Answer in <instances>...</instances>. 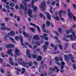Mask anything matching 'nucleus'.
I'll return each instance as SVG.
<instances>
[{"instance_id":"44","label":"nucleus","mask_w":76,"mask_h":76,"mask_svg":"<svg viewBox=\"0 0 76 76\" xmlns=\"http://www.w3.org/2000/svg\"><path fill=\"white\" fill-rule=\"evenodd\" d=\"M61 19L62 21H63L64 23H65V19H64L61 17Z\"/></svg>"},{"instance_id":"10","label":"nucleus","mask_w":76,"mask_h":76,"mask_svg":"<svg viewBox=\"0 0 76 76\" xmlns=\"http://www.w3.org/2000/svg\"><path fill=\"white\" fill-rule=\"evenodd\" d=\"M14 45L12 44H9L6 45V47L7 48H13L14 47Z\"/></svg>"},{"instance_id":"8","label":"nucleus","mask_w":76,"mask_h":76,"mask_svg":"<svg viewBox=\"0 0 76 76\" xmlns=\"http://www.w3.org/2000/svg\"><path fill=\"white\" fill-rule=\"evenodd\" d=\"M47 36H48V34H43V36H40V37L42 38H44L47 41L48 40V37H47Z\"/></svg>"},{"instance_id":"59","label":"nucleus","mask_w":76,"mask_h":76,"mask_svg":"<svg viewBox=\"0 0 76 76\" xmlns=\"http://www.w3.org/2000/svg\"><path fill=\"white\" fill-rule=\"evenodd\" d=\"M48 42H48V41H47L45 42V44L46 45H48Z\"/></svg>"},{"instance_id":"54","label":"nucleus","mask_w":76,"mask_h":76,"mask_svg":"<svg viewBox=\"0 0 76 76\" xmlns=\"http://www.w3.org/2000/svg\"><path fill=\"white\" fill-rule=\"evenodd\" d=\"M5 20V22H7L9 21V18H6Z\"/></svg>"},{"instance_id":"62","label":"nucleus","mask_w":76,"mask_h":76,"mask_svg":"<svg viewBox=\"0 0 76 76\" xmlns=\"http://www.w3.org/2000/svg\"><path fill=\"white\" fill-rule=\"evenodd\" d=\"M59 53H60V52L59 51H57L56 53H54L53 54H59Z\"/></svg>"},{"instance_id":"42","label":"nucleus","mask_w":76,"mask_h":76,"mask_svg":"<svg viewBox=\"0 0 76 76\" xmlns=\"http://www.w3.org/2000/svg\"><path fill=\"white\" fill-rule=\"evenodd\" d=\"M9 39H11V40H12V41L13 42H15V41L14 40V39H13V38L12 37H10Z\"/></svg>"},{"instance_id":"28","label":"nucleus","mask_w":76,"mask_h":76,"mask_svg":"<svg viewBox=\"0 0 76 76\" xmlns=\"http://www.w3.org/2000/svg\"><path fill=\"white\" fill-rule=\"evenodd\" d=\"M42 48L43 49V51H46L47 49V47L45 45H44L42 46Z\"/></svg>"},{"instance_id":"1","label":"nucleus","mask_w":76,"mask_h":76,"mask_svg":"<svg viewBox=\"0 0 76 76\" xmlns=\"http://www.w3.org/2000/svg\"><path fill=\"white\" fill-rule=\"evenodd\" d=\"M15 61H17V62L19 64L22 65V66H23L24 67H26L27 68H28L29 66H27L28 63H26L25 62H21V61H22V59L21 58L18 59H15Z\"/></svg>"},{"instance_id":"37","label":"nucleus","mask_w":76,"mask_h":76,"mask_svg":"<svg viewBox=\"0 0 76 76\" xmlns=\"http://www.w3.org/2000/svg\"><path fill=\"white\" fill-rule=\"evenodd\" d=\"M30 29L32 32H34V31H35V28L33 27H31L30 28Z\"/></svg>"},{"instance_id":"3","label":"nucleus","mask_w":76,"mask_h":76,"mask_svg":"<svg viewBox=\"0 0 76 76\" xmlns=\"http://www.w3.org/2000/svg\"><path fill=\"white\" fill-rule=\"evenodd\" d=\"M70 9H69L68 10V16L69 17L70 19H72V17L74 20H76V16L75 15H73V14L70 12Z\"/></svg>"},{"instance_id":"48","label":"nucleus","mask_w":76,"mask_h":76,"mask_svg":"<svg viewBox=\"0 0 76 76\" xmlns=\"http://www.w3.org/2000/svg\"><path fill=\"white\" fill-rule=\"evenodd\" d=\"M20 16H18L17 19V21H19L20 20Z\"/></svg>"},{"instance_id":"36","label":"nucleus","mask_w":76,"mask_h":76,"mask_svg":"<svg viewBox=\"0 0 76 76\" xmlns=\"http://www.w3.org/2000/svg\"><path fill=\"white\" fill-rule=\"evenodd\" d=\"M9 5L11 7H14L15 6V4L14 3H11Z\"/></svg>"},{"instance_id":"52","label":"nucleus","mask_w":76,"mask_h":76,"mask_svg":"<svg viewBox=\"0 0 76 76\" xmlns=\"http://www.w3.org/2000/svg\"><path fill=\"white\" fill-rule=\"evenodd\" d=\"M34 65H36V66L38 65V63H37V62L36 61L34 62Z\"/></svg>"},{"instance_id":"20","label":"nucleus","mask_w":76,"mask_h":76,"mask_svg":"<svg viewBox=\"0 0 76 76\" xmlns=\"http://www.w3.org/2000/svg\"><path fill=\"white\" fill-rule=\"evenodd\" d=\"M52 16L53 18V19H55L56 20H60V19L59 18V17L58 16H56V17H55L54 15H53Z\"/></svg>"},{"instance_id":"15","label":"nucleus","mask_w":76,"mask_h":76,"mask_svg":"<svg viewBox=\"0 0 76 76\" xmlns=\"http://www.w3.org/2000/svg\"><path fill=\"white\" fill-rule=\"evenodd\" d=\"M45 27V24H43L42 25V28L43 29V31L44 32H46V33H48L49 32V31H48L46 30H45V29L44 28Z\"/></svg>"},{"instance_id":"14","label":"nucleus","mask_w":76,"mask_h":76,"mask_svg":"<svg viewBox=\"0 0 76 76\" xmlns=\"http://www.w3.org/2000/svg\"><path fill=\"white\" fill-rule=\"evenodd\" d=\"M26 51L27 52L26 54L27 56V57H29V58H31V55L29 54V53H30V50H29L26 49Z\"/></svg>"},{"instance_id":"6","label":"nucleus","mask_w":76,"mask_h":76,"mask_svg":"<svg viewBox=\"0 0 76 76\" xmlns=\"http://www.w3.org/2000/svg\"><path fill=\"white\" fill-rule=\"evenodd\" d=\"M24 5H25V7H23V4H21L20 5V7L21 8V9L23 10H24V11H26L27 10V9H28V6L26 3H24Z\"/></svg>"},{"instance_id":"35","label":"nucleus","mask_w":76,"mask_h":76,"mask_svg":"<svg viewBox=\"0 0 76 76\" xmlns=\"http://www.w3.org/2000/svg\"><path fill=\"white\" fill-rule=\"evenodd\" d=\"M21 70L22 71L21 72V73H24V72H25V69L24 68H22L21 69Z\"/></svg>"},{"instance_id":"22","label":"nucleus","mask_w":76,"mask_h":76,"mask_svg":"<svg viewBox=\"0 0 76 76\" xmlns=\"http://www.w3.org/2000/svg\"><path fill=\"white\" fill-rule=\"evenodd\" d=\"M39 16L40 18H42L43 17L44 20H45V16H43V15L42 13H40L39 14Z\"/></svg>"},{"instance_id":"58","label":"nucleus","mask_w":76,"mask_h":76,"mask_svg":"<svg viewBox=\"0 0 76 76\" xmlns=\"http://www.w3.org/2000/svg\"><path fill=\"white\" fill-rule=\"evenodd\" d=\"M6 7L7 9H10V7H9V6L8 5H6Z\"/></svg>"},{"instance_id":"41","label":"nucleus","mask_w":76,"mask_h":76,"mask_svg":"<svg viewBox=\"0 0 76 76\" xmlns=\"http://www.w3.org/2000/svg\"><path fill=\"white\" fill-rule=\"evenodd\" d=\"M32 55V57L33 58H37V55H35V54H31Z\"/></svg>"},{"instance_id":"23","label":"nucleus","mask_w":76,"mask_h":76,"mask_svg":"<svg viewBox=\"0 0 76 76\" xmlns=\"http://www.w3.org/2000/svg\"><path fill=\"white\" fill-rule=\"evenodd\" d=\"M10 60V63L12 65V66H13L14 63L13 62V61L12 60V58H9Z\"/></svg>"},{"instance_id":"21","label":"nucleus","mask_w":76,"mask_h":76,"mask_svg":"<svg viewBox=\"0 0 76 76\" xmlns=\"http://www.w3.org/2000/svg\"><path fill=\"white\" fill-rule=\"evenodd\" d=\"M46 15L48 19L49 20H51V16L50 14L48 13H47Z\"/></svg>"},{"instance_id":"18","label":"nucleus","mask_w":76,"mask_h":76,"mask_svg":"<svg viewBox=\"0 0 76 76\" xmlns=\"http://www.w3.org/2000/svg\"><path fill=\"white\" fill-rule=\"evenodd\" d=\"M44 70V68L40 66L39 68V72L40 73H42L43 71Z\"/></svg>"},{"instance_id":"38","label":"nucleus","mask_w":76,"mask_h":76,"mask_svg":"<svg viewBox=\"0 0 76 76\" xmlns=\"http://www.w3.org/2000/svg\"><path fill=\"white\" fill-rule=\"evenodd\" d=\"M58 47H59L60 50H63V46L59 44Z\"/></svg>"},{"instance_id":"13","label":"nucleus","mask_w":76,"mask_h":76,"mask_svg":"<svg viewBox=\"0 0 76 76\" xmlns=\"http://www.w3.org/2000/svg\"><path fill=\"white\" fill-rule=\"evenodd\" d=\"M55 60L56 61L55 63H56L57 64H58V65H60V63L58 62L59 61V59H58V57H56L55 58Z\"/></svg>"},{"instance_id":"53","label":"nucleus","mask_w":76,"mask_h":76,"mask_svg":"<svg viewBox=\"0 0 76 76\" xmlns=\"http://www.w3.org/2000/svg\"><path fill=\"white\" fill-rule=\"evenodd\" d=\"M61 64L63 65V66H64L65 65V63L64 61H61Z\"/></svg>"},{"instance_id":"26","label":"nucleus","mask_w":76,"mask_h":76,"mask_svg":"<svg viewBox=\"0 0 76 76\" xmlns=\"http://www.w3.org/2000/svg\"><path fill=\"white\" fill-rule=\"evenodd\" d=\"M63 11L62 10H60L59 12L58 15L61 18L62 17V15H61V14H62V13H63Z\"/></svg>"},{"instance_id":"19","label":"nucleus","mask_w":76,"mask_h":76,"mask_svg":"<svg viewBox=\"0 0 76 76\" xmlns=\"http://www.w3.org/2000/svg\"><path fill=\"white\" fill-rule=\"evenodd\" d=\"M15 32L13 31H11L10 32V33H8L7 35H11V36H12V35H15Z\"/></svg>"},{"instance_id":"16","label":"nucleus","mask_w":76,"mask_h":76,"mask_svg":"<svg viewBox=\"0 0 76 76\" xmlns=\"http://www.w3.org/2000/svg\"><path fill=\"white\" fill-rule=\"evenodd\" d=\"M53 71H54V69H53L52 68H51L49 69V72L48 73V75H50L51 73H53Z\"/></svg>"},{"instance_id":"29","label":"nucleus","mask_w":76,"mask_h":76,"mask_svg":"<svg viewBox=\"0 0 76 76\" xmlns=\"http://www.w3.org/2000/svg\"><path fill=\"white\" fill-rule=\"evenodd\" d=\"M23 34L25 37H28L29 36V34L27 35V34H26V33H25V32H23Z\"/></svg>"},{"instance_id":"7","label":"nucleus","mask_w":76,"mask_h":76,"mask_svg":"<svg viewBox=\"0 0 76 76\" xmlns=\"http://www.w3.org/2000/svg\"><path fill=\"white\" fill-rule=\"evenodd\" d=\"M72 33L73 37V36L72 35H70L69 36L70 39L71 40H72L76 39V36L75 35V32L74 31H73V32H72Z\"/></svg>"},{"instance_id":"30","label":"nucleus","mask_w":76,"mask_h":76,"mask_svg":"<svg viewBox=\"0 0 76 76\" xmlns=\"http://www.w3.org/2000/svg\"><path fill=\"white\" fill-rule=\"evenodd\" d=\"M12 50L11 49H10L8 50L7 51V54H9V55H10L12 54Z\"/></svg>"},{"instance_id":"4","label":"nucleus","mask_w":76,"mask_h":76,"mask_svg":"<svg viewBox=\"0 0 76 76\" xmlns=\"http://www.w3.org/2000/svg\"><path fill=\"white\" fill-rule=\"evenodd\" d=\"M36 1H37V0H34H34H32L31 2V4L29 5V7L33 8V10L35 12H36L37 10V7L34 5V2Z\"/></svg>"},{"instance_id":"49","label":"nucleus","mask_w":76,"mask_h":76,"mask_svg":"<svg viewBox=\"0 0 76 76\" xmlns=\"http://www.w3.org/2000/svg\"><path fill=\"white\" fill-rule=\"evenodd\" d=\"M15 69H16L17 71L18 72H21V69H17L16 68H15Z\"/></svg>"},{"instance_id":"2","label":"nucleus","mask_w":76,"mask_h":76,"mask_svg":"<svg viewBox=\"0 0 76 76\" xmlns=\"http://www.w3.org/2000/svg\"><path fill=\"white\" fill-rule=\"evenodd\" d=\"M69 56H68L67 55H64V58H65V60L66 61H67V60L69 59V57L70 58V59H71V60H72V62L75 63V60H73L74 58L72 57V55L69 54Z\"/></svg>"},{"instance_id":"25","label":"nucleus","mask_w":76,"mask_h":76,"mask_svg":"<svg viewBox=\"0 0 76 76\" xmlns=\"http://www.w3.org/2000/svg\"><path fill=\"white\" fill-rule=\"evenodd\" d=\"M42 57L41 56H38V57L37 58V61H41L42 60Z\"/></svg>"},{"instance_id":"33","label":"nucleus","mask_w":76,"mask_h":76,"mask_svg":"<svg viewBox=\"0 0 76 76\" xmlns=\"http://www.w3.org/2000/svg\"><path fill=\"white\" fill-rule=\"evenodd\" d=\"M30 24V25H31V26H34V28H37V25H36L32 23H31Z\"/></svg>"},{"instance_id":"11","label":"nucleus","mask_w":76,"mask_h":76,"mask_svg":"<svg viewBox=\"0 0 76 76\" xmlns=\"http://www.w3.org/2000/svg\"><path fill=\"white\" fill-rule=\"evenodd\" d=\"M15 51L16 55L17 56H19V54H20V51H19V50H18V48H15Z\"/></svg>"},{"instance_id":"12","label":"nucleus","mask_w":76,"mask_h":76,"mask_svg":"<svg viewBox=\"0 0 76 76\" xmlns=\"http://www.w3.org/2000/svg\"><path fill=\"white\" fill-rule=\"evenodd\" d=\"M28 14L30 18H32V11L30 9L28 10Z\"/></svg>"},{"instance_id":"34","label":"nucleus","mask_w":76,"mask_h":76,"mask_svg":"<svg viewBox=\"0 0 76 76\" xmlns=\"http://www.w3.org/2000/svg\"><path fill=\"white\" fill-rule=\"evenodd\" d=\"M33 65V63H32L31 62H30L28 63V66L29 67H31V66H32Z\"/></svg>"},{"instance_id":"60","label":"nucleus","mask_w":76,"mask_h":76,"mask_svg":"<svg viewBox=\"0 0 76 76\" xmlns=\"http://www.w3.org/2000/svg\"><path fill=\"white\" fill-rule=\"evenodd\" d=\"M64 65H61V69H64Z\"/></svg>"},{"instance_id":"45","label":"nucleus","mask_w":76,"mask_h":76,"mask_svg":"<svg viewBox=\"0 0 76 76\" xmlns=\"http://www.w3.org/2000/svg\"><path fill=\"white\" fill-rule=\"evenodd\" d=\"M16 40H18L19 39V36H16L15 37Z\"/></svg>"},{"instance_id":"43","label":"nucleus","mask_w":76,"mask_h":76,"mask_svg":"<svg viewBox=\"0 0 76 76\" xmlns=\"http://www.w3.org/2000/svg\"><path fill=\"white\" fill-rule=\"evenodd\" d=\"M76 43H74L72 45V48H75L76 47Z\"/></svg>"},{"instance_id":"24","label":"nucleus","mask_w":76,"mask_h":76,"mask_svg":"<svg viewBox=\"0 0 76 76\" xmlns=\"http://www.w3.org/2000/svg\"><path fill=\"white\" fill-rule=\"evenodd\" d=\"M20 40L21 43V44L22 45H24V44L22 42L23 41V38L22 37V36L20 35Z\"/></svg>"},{"instance_id":"51","label":"nucleus","mask_w":76,"mask_h":76,"mask_svg":"<svg viewBox=\"0 0 76 76\" xmlns=\"http://www.w3.org/2000/svg\"><path fill=\"white\" fill-rule=\"evenodd\" d=\"M7 75L8 76H11L10 73L9 71H8L7 72Z\"/></svg>"},{"instance_id":"56","label":"nucleus","mask_w":76,"mask_h":76,"mask_svg":"<svg viewBox=\"0 0 76 76\" xmlns=\"http://www.w3.org/2000/svg\"><path fill=\"white\" fill-rule=\"evenodd\" d=\"M72 6H73V7H74V8H75V9H76V5L75 4H73Z\"/></svg>"},{"instance_id":"46","label":"nucleus","mask_w":76,"mask_h":76,"mask_svg":"<svg viewBox=\"0 0 76 76\" xmlns=\"http://www.w3.org/2000/svg\"><path fill=\"white\" fill-rule=\"evenodd\" d=\"M0 71L2 73H4V70H3V69L2 68H1L0 69Z\"/></svg>"},{"instance_id":"63","label":"nucleus","mask_w":76,"mask_h":76,"mask_svg":"<svg viewBox=\"0 0 76 76\" xmlns=\"http://www.w3.org/2000/svg\"><path fill=\"white\" fill-rule=\"evenodd\" d=\"M6 30H7L8 31H10L11 30V29L10 28H7V27H6Z\"/></svg>"},{"instance_id":"47","label":"nucleus","mask_w":76,"mask_h":76,"mask_svg":"<svg viewBox=\"0 0 76 76\" xmlns=\"http://www.w3.org/2000/svg\"><path fill=\"white\" fill-rule=\"evenodd\" d=\"M37 28L38 30V31L39 32H41V30H40V28H39V27L38 26H37Z\"/></svg>"},{"instance_id":"64","label":"nucleus","mask_w":76,"mask_h":76,"mask_svg":"<svg viewBox=\"0 0 76 76\" xmlns=\"http://www.w3.org/2000/svg\"><path fill=\"white\" fill-rule=\"evenodd\" d=\"M73 67L74 69H76V66L75 64H73Z\"/></svg>"},{"instance_id":"32","label":"nucleus","mask_w":76,"mask_h":76,"mask_svg":"<svg viewBox=\"0 0 76 76\" xmlns=\"http://www.w3.org/2000/svg\"><path fill=\"white\" fill-rule=\"evenodd\" d=\"M1 29L2 31H4V30H6V26H2L1 28Z\"/></svg>"},{"instance_id":"5","label":"nucleus","mask_w":76,"mask_h":76,"mask_svg":"<svg viewBox=\"0 0 76 76\" xmlns=\"http://www.w3.org/2000/svg\"><path fill=\"white\" fill-rule=\"evenodd\" d=\"M40 7L43 11L44 10H45L46 8V3H45V2L44 1L42 3L41 5L40 6Z\"/></svg>"},{"instance_id":"61","label":"nucleus","mask_w":76,"mask_h":76,"mask_svg":"<svg viewBox=\"0 0 76 76\" xmlns=\"http://www.w3.org/2000/svg\"><path fill=\"white\" fill-rule=\"evenodd\" d=\"M52 5H55L56 4V2L54 1H53L51 3Z\"/></svg>"},{"instance_id":"55","label":"nucleus","mask_w":76,"mask_h":76,"mask_svg":"<svg viewBox=\"0 0 76 76\" xmlns=\"http://www.w3.org/2000/svg\"><path fill=\"white\" fill-rule=\"evenodd\" d=\"M53 33L55 34H56V35H58V33H57V32L56 31H53Z\"/></svg>"},{"instance_id":"39","label":"nucleus","mask_w":76,"mask_h":76,"mask_svg":"<svg viewBox=\"0 0 76 76\" xmlns=\"http://www.w3.org/2000/svg\"><path fill=\"white\" fill-rule=\"evenodd\" d=\"M56 6L57 7H59L60 6V2H57L56 4Z\"/></svg>"},{"instance_id":"9","label":"nucleus","mask_w":76,"mask_h":76,"mask_svg":"<svg viewBox=\"0 0 76 76\" xmlns=\"http://www.w3.org/2000/svg\"><path fill=\"white\" fill-rule=\"evenodd\" d=\"M70 35L68 36H66V35H64V38L63 39V41H66V42H69V39H66V38H70Z\"/></svg>"},{"instance_id":"50","label":"nucleus","mask_w":76,"mask_h":76,"mask_svg":"<svg viewBox=\"0 0 76 76\" xmlns=\"http://www.w3.org/2000/svg\"><path fill=\"white\" fill-rule=\"evenodd\" d=\"M66 34H70V31L69 30H66Z\"/></svg>"},{"instance_id":"27","label":"nucleus","mask_w":76,"mask_h":76,"mask_svg":"<svg viewBox=\"0 0 76 76\" xmlns=\"http://www.w3.org/2000/svg\"><path fill=\"white\" fill-rule=\"evenodd\" d=\"M46 24L47 26V27H49L50 25V22L49 21L47 20L46 22Z\"/></svg>"},{"instance_id":"31","label":"nucleus","mask_w":76,"mask_h":76,"mask_svg":"<svg viewBox=\"0 0 76 76\" xmlns=\"http://www.w3.org/2000/svg\"><path fill=\"white\" fill-rule=\"evenodd\" d=\"M55 39H56V42H60V41L58 40V37L56 36H55Z\"/></svg>"},{"instance_id":"17","label":"nucleus","mask_w":76,"mask_h":76,"mask_svg":"<svg viewBox=\"0 0 76 76\" xmlns=\"http://www.w3.org/2000/svg\"><path fill=\"white\" fill-rule=\"evenodd\" d=\"M33 38L34 39H36V40H39L40 39V38H39L38 35H37L34 36L33 37Z\"/></svg>"},{"instance_id":"40","label":"nucleus","mask_w":76,"mask_h":76,"mask_svg":"<svg viewBox=\"0 0 76 76\" xmlns=\"http://www.w3.org/2000/svg\"><path fill=\"white\" fill-rule=\"evenodd\" d=\"M61 31H62L61 28H58V32H59L60 33H61H61H62V32Z\"/></svg>"},{"instance_id":"57","label":"nucleus","mask_w":76,"mask_h":76,"mask_svg":"<svg viewBox=\"0 0 76 76\" xmlns=\"http://www.w3.org/2000/svg\"><path fill=\"white\" fill-rule=\"evenodd\" d=\"M64 46H65V48L67 47H68V44L65 43L64 44Z\"/></svg>"}]
</instances>
